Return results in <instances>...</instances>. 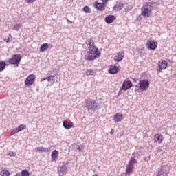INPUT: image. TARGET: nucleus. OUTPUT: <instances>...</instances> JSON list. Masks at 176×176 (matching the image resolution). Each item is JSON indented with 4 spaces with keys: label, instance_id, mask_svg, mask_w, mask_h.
I'll use <instances>...</instances> for the list:
<instances>
[{
    "label": "nucleus",
    "instance_id": "393cba45",
    "mask_svg": "<svg viewBox=\"0 0 176 176\" xmlns=\"http://www.w3.org/2000/svg\"><path fill=\"white\" fill-rule=\"evenodd\" d=\"M46 80L49 83H52V85H53V83H54V82H56V78H54V76H50L48 77H46Z\"/></svg>",
    "mask_w": 176,
    "mask_h": 176
},
{
    "label": "nucleus",
    "instance_id": "1a4fd4ad",
    "mask_svg": "<svg viewBox=\"0 0 176 176\" xmlns=\"http://www.w3.org/2000/svg\"><path fill=\"white\" fill-rule=\"evenodd\" d=\"M133 87V82L130 80H125L122 85V90L126 91L129 89H131Z\"/></svg>",
    "mask_w": 176,
    "mask_h": 176
},
{
    "label": "nucleus",
    "instance_id": "4c0bfd02",
    "mask_svg": "<svg viewBox=\"0 0 176 176\" xmlns=\"http://www.w3.org/2000/svg\"><path fill=\"white\" fill-rule=\"evenodd\" d=\"M14 176H20V175L19 174H16Z\"/></svg>",
    "mask_w": 176,
    "mask_h": 176
},
{
    "label": "nucleus",
    "instance_id": "a211bd4d",
    "mask_svg": "<svg viewBox=\"0 0 176 176\" xmlns=\"http://www.w3.org/2000/svg\"><path fill=\"white\" fill-rule=\"evenodd\" d=\"M123 3L117 1L116 6L113 7L114 10H122L123 9Z\"/></svg>",
    "mask_w": 176,
    "mask_h": 176
},
{
    "label": "nucleus",
    "instance_id": "e433bc0d",
    "mask_svg": "<svg viewBox=\"0 0 176 176\" xmlns=\"http://www.w3.org/2000/svg\"><path fill=\"white\" fill-rule=\"evenodd\" d=\"M67 23H72V21H69V19H67Z\"/></svg>",
    "mask_w": 176,
    "mask_h": 176
},
{
    "label": "nucleus",
    "instance_id": "5701e85b",
    "mask_svg": "<svg viewBox=\"0 0 176 176\" xmlns=\"http://www.w3.org/2000/svg\"><path fill=\"white\" fill-rule=\"evenodd\" d=\"M35 152H50V150L45 147L40 146L36 148Z\"/></svg>",
    "mask_w": 176,
    "mask_h": 176
},
{
    "label": "nucleus",
    "instance_id": "72a5a7b5",
    "mask_svg": "<svg viewBox=\"0 0 176 176\" xmlns=\"http://www.w3.org/2000/svg\"><path fill=\"white\" fill-rule=\"evenodd\" d=\"M15 153L13 152V151H10L9 153H8V155L9 156H14Z\"/></svg>",
    "mask_w": 176,
    "mask_h": 176
},
{
    "label": "nucleus",
    "instance_id": "473e14b6",
    "mask_svg": "<svg viewBox=\"0 0 176 176\" xmlns=\"http://www.w3.org/2000/svg\"><path fill=\"white\" fill-rule=\"evenodd\" d=\"M102 1V3L105 6V5L107 4V3H108V0H101Z\"/></svg>",
    "mask_w": 176,
    "mask_h": 176
},
{
    "label": "nucleus",
    "instance_id": "4be33fe9",
    "mask_svg": "<svg viewBox=\"0 0 176 176\" xmlns=\"http://www.w3.org/2000/svg\"><path fill=\"white\" fill-rule=\"evenodd\" d=\"M1 176H10V171L8 170H6V168H3L0 172Z\"/></svg>",
    "mask_w": 176,
    "mask_h": 176
},
{
    "label": "nucleus",
    "instance_id": "f03ea898",
    "mask_svg": "<svg viewBox=\"0 0 176 176\" xmlns=\"http://www.w3.org/2000/svg\"><path fill=\"white\" fill-rule=\"evenodd\" d=\"M101 52L98 50V48H97V47H95L94 48H90L88 52V55L85 56V60L93 61V60L98 58Z\"/></svg>",
    "mask_w": 176,
    "mask_h": 176
},
{
    "label": "nucleus",
    "instance_id": "2eb2a0df",
    "mask_svg": "<svg viewBox=\"0 0 176 176\" xmlns=\"http://www.w3.org/2000/svg\"><path fill=\"white\" fill-rule=\"evenodd\" d=\"M116 20V16L115 15H107L104 18V21L107 24H111Z\"/></svg>",
    "mask_w": 176,
    "mask_h": 176
},
{
    "label": "nucleus",
    "instance_id": "ddd939ff",
    "mask_svg": "<svg viewBox=\"0 0 176 176\" xmlns=\"http://www.w3.org/2000/svg\"><path fill=\"white\" fill-rule=\"evenodd\" d=\"M119 71H120V69H119L118 66L111 65L109 69V74H111V75H115L118 74Z\"/></svg>",
    "mask_w": 176,
    "mask_h": 176
},
{
    "label": "nucleus",
    "instance_id": "20e7f679",
    "mask_svg": "<svg viewBox=\"0 0 176 176\" xmlns=\"http://www.w3.org/2000/svg\"><path fill=\"white\" fill-rule=\"evenodd\" d=\"M85 108L87 109V111H93V109H97L98 106L95 100L89 98L88 101H87L85 103Z\"/></svg>",
    "mask_w": 176,
    "mask_h": 176
},
{
    "label": "nucleus",
    "instance_id": "4468645a",
    "mask_svg": "<svg viewBox=\"0 0 176 176\" xmlns=\"http://www.w3.org/2000/svg\"><path fill=\"white\" fill-rule=\"evenodd\" d=\"M124 57V51H121L118 52L115 56H114V60L116 61H122Z\"/></svg>",
    "mask_w": 176,
    "mask_h": 176
},
{
    "label": "nucleus",
    "instance_id": "423d86ee",
    "mask_svg": "<svg viewBox=\"0 0 176 176\" xmlns=\"http://www.w3.org/2000/svg\"><path fill=\"white\" fill-rule=\"evenodd\" d=\"M148 50H156L157 49V42L155 40L148 39L146 43Z\"/></svg>",
    "mask_w": 176,
    "mask_h": 176
},
{
    "label": "nucleus",
    "instance_id": "a878e982",
    "mask_svg": "<svg viewBox=\"0 0 176 176\" xmlns=\"http://www.w3.org/2000/svg\"><path fill=\"white\" fill-rule=\"evenodd\" d=\"M82 10L85 13H91V10L90 9V8L87 6H85L82 8Z\"/></svg>",
    "mask_w": 176,
    "mask_h": 176
},
{
    "label": "nucleus",
    "instance_id": "aec40b11",
    "mask_svg": "<svg viewBox=\"0 0 176 176\" xmlns=\"http://www.w3.org/2000/svg\"><path fill=\"white\" fill-rule=\"evenodd\" d=\"M123 120V115L120 113H116L114 115V121L122 122Z\"/></svg>",
    "mask_w": 176,
    "mask_h": 176
},
{
    "label": "nucleus",
    "instance_id": "f3484780",
    "mask_svg": "<svg viewBox=\"0 0 176 176\" xmlns=\"http://www.w3.org/2000/svg\"><path fill=\"white\" fill-rule=\"evenodd\" d=\"M58 157V151L54 150L52 151L51 155V160L52 162H56L57 160V158Z\"/></svg>",
    "mask_w": 176,
    "mask_h": 176
},
{
    "label": "nucleus",
    "instance_id": "7ed1b4c3",
    "mask_svg": "<svg viewBox=\"0 0 176 176\" xmlns=\"http://www.w3.org/2000/svg\"><path fill=\"white\" fill-rule=\"evenodd\" d=\"M134 164H137V160L135 157H131L126 166V175L130 176L133 174L135 168Z\"/></svg>",
    "mask_w": 176,
    "mask_h": 176
},
{
    "label": "nucleus",
    "instance_id": "b1692460",
    "mask_svg": "<svg viewBox=\"0 0 176 176\" xmlns=\"http://www.w3.org/2000/svg\"><path fill=\"white\" fill-rule=\"evenodd\" d=\"M86 76H92V75H94L96 74V72L93 69H87L85 72Z\"/></svg>",
    "mask_w": 176,
    "mask_h": 176
},
{
    "label": "nucleus",
    "instance_id": "c756f323",
    "mask_svg": "<svg viewBox=\"0 0 176 176\" xmlns=\"http://www.w3.org/2000/svg\"><path fill=\"white\" fill-rule=\"evenodd\" d=\"M21 25H20L19 23L15 24L13 27V30H14V31H19L20 28H21Z\"/></svg>",
    "mask_w": 176,
    "mask_h": 176
},
{
    "label": "nucleus",
    "instance_id": "dca6fc26",
    "mask_svg": "<svg viewBox=\"0 0 176 176\" xmlns=\"http://www.w3.org/2000/svg\"><path fill=\"white\" fill-rule=\"evenodd\" d=\"M85 44L87 45V46H89L88 50L96 47V45H94V40L91 38H88L85 41Z\"/></svg>",
    "mask_w": 176,
    "mask_h": 176
},
{
    "label": "nucleus",
    "instance_id": "f257e3e1",
    "mask_svg": "<svg viewBox=\"0 0 176 176\" xmlns=\"http://www.w3.org/2000/svg\"><path fill=\"white\" fill-rule=\"evenodd\" d=\"M153 5H155V2H147L145 3L143 6L141 8V16L143 17L148 19L149 17H152L153 16Z\"/></svg>",
    "mask_w": 176,
    "mask_h": 176
},
{
    "label": "nucleus",
    "instance_id": "c85d7f7f",
    "mask_svg": "<svg viewBox=\"0 0 176 176\" xmlns=\"http://www.w3.org/2000/svg\"><path fill=\"white\" fill-rule=\"evenodd\" d=\"M21 176H30V172L27 170H23L21 173Z\"/></svg>",
    "mask_w": 176,
    "mask_h": 176
},
{
    "label": "nucleus",
    "instance_id": "0eeeda50",
    "mask_svg": "<svg viewBox=\"0 0 176 176\" xmlns=\"http://www.w3.org/2000/svg\"><path fill=\"white\" fill-rule=\"evenodd\" d=\"M36 76L35 74H30L27 78L25 79V86H32L33 83H35Z\"/></svg>",
    "mask_w": 176,
    "mask_h": 176
},
{
    "label": "nucleus",
    "instance_id": "bb28decb",
    "mask_svg": "<svg viewBox=\"0 0 176 176\" xmlns=\"http://www.w3.org/2000/svg\"><path fill=\"white\" fill-rule=\"evenodd\" d=\"M18 128V130L19 131H23V130H25V129H27V126L24 124H22L21 125L19 126V127H16Z\"/></svg>",
    "mask_w": 176,
    "mask_h": 176
},
{
    "label": "nucleus",
    "instance_id": "f8f14e48",
    "mask_svg": "<svg viewBox=\"0 0 176 176\" xmlns=\"http://www.w3.org/2000/svg\"><path fill=\"white\" fill-rule=\"evenodd\" d=\"M160 69L157 70V74H160L161 69H166L167 68V61L163 60L158 63Z\"/></svg>",
    "mask_w": 176,
    "mask_h": 176
},
{
    "label": "nucleus",
    "instance_id": "f704fd0d",
    "mask_svg": "<svg viewBox=\"0 0 176 176\" xmlns=\"http://www.w3.org/2000/svg\"><path fill=\"white\" fill-rule=\"evenodd\" d=\"M115 133V131H113V129H111L110 131V134H111V135H113V134Z\"/></svg>",
    "mask_w": 176,
    "mask_h": 176
},
{
    "label": "nucleus",
    "instance_id": "6ab92c4d",
    "mask_svg": "<svg viewBox=\"0 0 176 176\" xmlns=\"http://www.w3.org/2000/svg\"><path fill=\"white\" fill-rule=\"evenodd\" d=\"M48 48H49V43H45L40 46L39 52L41 53H43V52H45V50H47Z\"/></svg>",
    "mask_w": 176,
    "mask_h": 176
},
{
    "label": "nucleus",
    "instance_id": "cd10ccee",
    "mask_svg": "<svg viewBox=\"0 0 176 176\" xmlns=\"http://www.w3.org/2000/svg\"><path fill=\"white\" fill-rule=\"evenodd\" d=\"M6 67V63L5 62H0V72L5 69Z\"/></svg>",
    "mask_w": 176,
    "mask_h": 176
},
{
    "label": "nucleus",
    "instance_id": "412c9836",
    "mask_svg": "<svg viewBox=\"0 0 176 176\" xmlns=\"http://www.w3.org/2000/svg\"><path fill=\"white\" fill-rule=\"evenodd\" d=\"M63 126L67 130H69V129H72V127H74V125L69 124L67 120L63 121Z\"/></svg>",
    "mask_w": 176,
    "mask_h": 176
},
{
    "label": "nucleus",
    "instance_id": "6e6552de",
    "mask_svg": "<svg viewBox=\"0 0 176 176\" xmlns=\"http://www.w3.org/2000/svg\"><path fill=\"white\" fill-rule=\"evenodd\" d=\"M149 81L148 80H142L139 82V87L141 90H146L149 89Z\"/></svg>",
    "mask_w": 176,
    "mask_h": 176
},
{
    "label": "nucleus",
    "instance_id": "39448f33",
    "mask_svg": "<svg viewBox=\"0 0 176 176\" xmlns=\"http://www.w3.org/2000/svg\"><path fill=\"white\" fill-rule=\"evenodd\" d=\"M20 61H21V55L20 54H14L9 60V63L10 64H12L13 65H16V67H19V65L20 64Z\"/></svg>",
    "mask_w": 176,
    "mask_h": 176
},
{
    "label": "nucleus",
    "instance_id": "2f4dec72",
    "mask_svg": "<svg viewBox=\"0 0 176 176\" xmlns=\"http://www.w3.org/2000/svg\"><path fill=\"white\" fill-rule=\"evenodd\" d=\"M36 0H26L27 3H34Z\"/></svg>",
    "mask_w": 176,
    "mask_h": 176
},
{
    "label": "nucleus",
    "instance_id": "9d476101",
    "mask_svg": "<svg viewBox=\"0 0 176 176\" xmlns=\"http://www.w3.org/2000/svg\"><path fill=\"white\" fill-rule=\"evenodd\" d=\"M153 141L155 144H162L164 141V137H163V135L157 133L155 135Z\"/></svg>",
    "mask_w": 176,
    "mask_h": 176
},
{
    "label": "nucleus",
    "instance_id": "c9c22d12",
    "mask_svg": "<svg viewBox=\"0 0 176 176\" xmlns=\"http://www.w3.org/2000/svg\"><path fill=\"white\" fill-rule=\"evenodd\" d=\"M44 80H46V78H42V79L41 80V82H43Z\"/></svg>",
    "mask_w": 176,
    "mask_h": 176
},
{
    "label": "nucleus",
    "instance_id": "9b49d317",
    "mask_svg": "<svg viewBox=\"0 0 176 176\" xmlns=\"http://www.w3.org/2000/svg\"><path fill=\"white\" fill-rule=\"evenodd\" d=\"M94 6L95 9H97V10H100V12L105 10V6L104 4H102V3L96 1L94 3Z\"/></svg>",
    "mask_w": 176,
    "mask_h": 176
},
{
    "label": "nucleus",
    "instance_id": "7c9ffc66",
    "mask_svg": "<svg viewBox=\"0 0 176 176\" xmlns=\"http://www.w3.org/2000/svg\"><path fill=\"white\" fill-rule=\"evenodd\" d=\"M17 133H20L18 128L14 129L10 133V135H14V134H17Z\"/></svg>",
    "mask_w": 176,
    "mask_h": 176
}]
</instances>
